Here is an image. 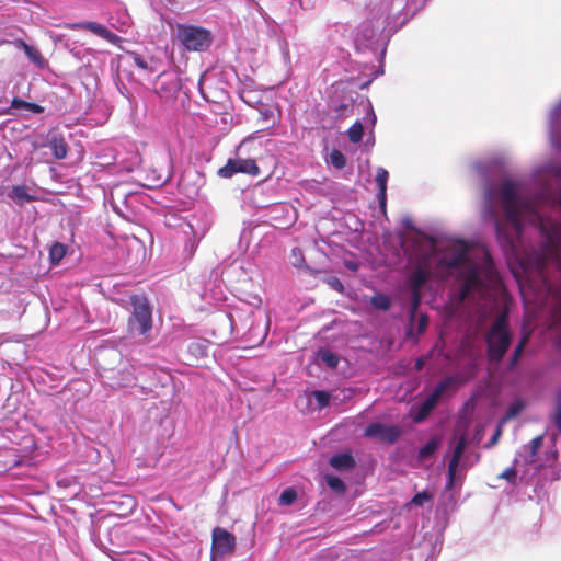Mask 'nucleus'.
Returning <instances> with one entry per match:
<instances>
[{"label": "nucleus", "instance_id": "f257e3e1", "mask_svg": "<svg viewBox=\"0 0 561 561\" xmlns=\"http://www.w3.org/2000/svg\"><path fill=\"white\" fill-rule=\"evenodd\" d=\"M552 146L561 152V101L549 115ZM502 161H477L483 181L481 216L490 222L524 300L561 301V163L537 167L531 185L501 174Z\"/></svg>", "mask_w": 561, "mask_h": 561}, {"label": "nucleus", "instance_id": "f03ea898", "mask_svg": "<svg viewBox=\"0 0 561 561\" xmlns=\"http://www.w3.org/2000/svg\"><path fill=\"white\" fill-rule=\"evenodd\" d=\"M409 274L405 285L410 294V313L415 317L422 300V291L430 279L442 282L455 278L450 301L455 308L467 301L473 306L495 297L502 287V280L491 254L482 250L473 257L466 243H459L453 251L439 256L421 245L408 253Z\"/></svg>", "mask_w": 561, "mask_h": 561}, {"label": "nucleus", "instance_id": "7ed1b4c3", "mask_svg": "<svg viewBox=\"0 0 561 561\" xmlns=\"http://www.w3.org/2000/svg\"><path fill=\"white\" fill-rule=\"evenodd\" d=\"M543 436L535 437L528 445L518 450L514 467L504 470L500 478L507 480L512 484H516L517 474L522 471L519 481L531 483L536 480L535 488L545 486L548 482L560 479L561 469L557 465V453L551 450L543 458L538 455L539 448L542 446Z\"/></svg>", "mask_w": 561, "mask_h": 561}, {"label": "nucleus", "instance_id": "20e7f679", "mask_svg": "<svg viewBox=\"0 0 561 561\" xmlns=\"http://www.w3.org/2000/svg\"><path fill=\"white\" fill-rule=\"evenodd\" d=\"M383 13L380 9L371 11L370 16L365 19L357 27L355 45L358 49L378 50L380 47L378 35L385 22Z\"/></svg>", "mask_w": 561, "mask_h": 561}, {"label": "nucleus", "instance_id": "39448f33", "mask_svg": "<svg viewBox=\"0 0 561 561\" xmlns=\"http://www.w3.org/2000/svg\"><path fill=\"white\" fill-rule=\"evenodd\" d=\"M131 313L128 318L127 328L130 333L146 336L152 329V309L145 296L134 295L130 297Z\"/></svg>", "mask_w": 561, "mask_h": 561}, {"label": "nucleus", "instance_id": "423d86ee", "mask_svg": "<svg viewBox=\"0 0 561 561\" xmlns=\"http://www.w3.org/2000/svg\"><path fill=\"white\" fill-rule=\"evenodd\" d=\"M489 357L493 362H500L504 357L510 344L511 333L506 316L499 317L486 334Z\"/></svg>", "mask_w": 561, "mask_h": 561}, {"label": "nucleus", "instance_id": "0eeeda50", "mask_svg": "<svg viewBox=\"0 0 561 561\" xmlns=\"http://www.w3.org/2000/svg\"><path fill=\"white\" fill-rule=\"evenodd\" d=\"M176 38L191 51H204L208 49L213 43L210 31L196 25L178 24Z\"/></svg>", "mask_w": 561, "mask_h": 561}, {"label": "nucleus", "instance_id": "6e6552de", "mask_svg": "<svg viewBox=\"0 0 561 561\" xmlns=\"http://www.w3.org/2000/svg\"><path fill=\"white\" fill-rule=\"evenodd\" d=\"M211 558H224L236 548V537L228 530L216 527L213 530Z\"/></svg>", "mask_w": 561, "mask_h": 561}, {"label": "nucleus", "instance_id": "1a4fd4ad", "mask_svg": "<svg viewBox=\"0 0 561 561\" xmlns=\"http://www.w3.org/2000/svg\"><path fill=\"white\" fill-rule=\"evenodd\" d=\"M260 169L253 159H229L227 163L218 170V175L229 179L237 173H245L250 175H257Z\"/></svg>", "mask_w": 561, "mask_h": 561}, {"label": "nucleus", "instance_id": "9d476101", "mask_svg": "<svg viewBox=\"0 0 561 561\" xmlns=\"http://www.w3.org/2000/svg\"><path fill=\"white\" fill-rule=\"evenodd\" d=\"M402 434L397 425H387L379 422H373L365 428V436L375 438L382 443L393 444Z\"/></svg>", "mask_w": 561, "mask_h": 561}, {"label": "nucleus", "instance_id": "9b49d317", "mask_svg": "<svg viewBox=\"0 0 561 561\" xmlns=\"http://www.w3.org/2000/svg\"><path fill=\"white\" fill-rule=\"evenodd\" d=\"M467 446L466 437H460L455 446L453 457L448 465V479L446 488L453 490L461 483V474L459 473V462Z\"/></svg>", "mask_w": 561, "mask_h": 561}, {"label": "nucleus", "instance_id": "f8f14e48", "mask_svg": "<svg viewBox=\"0 0 561 561\" xmlns=\"http://www.w3.org/2000/svg\"><path fill=\"white\" fill-rule=\"evenodd\" d=\"M71 30L80 31V30H87L92 32L93 34L100 36L101 38L107 41L108 43L113 45H118L122 42V38L115 34L114 32L106 28L104 25L92 22V21H83V22H77L69 25Z\"/></svg>", "mask_w": 561, "mask_h": 561}, {"label": "nucleus", "instance_id": "ddd939ff", "mask_svg": "<svg viewBox=\"0 0 561 561\" xmlns=\"http://www.w3.org/2000/svg\"><path fill=\"white\" fill-rule=\"evenodd\" d=\"M457 378L454 376L446 377L438 382L433 391L422 401L431 411L437 405L443 394L451 387L456 386Z\"/></svg>", "mask_w": 561, "mask_h": 561}, {"label": "nucleus", "instance_id": "4468645a", "mask_svg": "<svg viewBox=\"0 0 561 561\" xmlns=\"http://www.w3.org/2000/svg\"><path fill=\"white\" fill-rule=\"evenodd\" d=\"M19 111H26L33 114H42L45 108L36 103L24 101L20 98H13L10 106L4 111L7 115H16Z\"/></svg>", "mask_w": 561, "mask_h": 561}, {"label": "nucleus", "instance_id": "2eb2a0df", "mask_svg": "<svg viewBox=\"0 0 561 561\" xmlns=\"http://www.w3.org/2000/svg\"><path fill=\"white\" fill-rule=\"evenodd\" d=\"M553 423L557 428V432L551 435L552 446L545 453V455L551 450L556 449V443L558 439H561V386L558 390L557 398H556V411L553 414ZM558 454V451H556ZM558 467L560 468V465L557 462Z\"/></svg>", "mask_w": 561, "mask_h": 561}, {"label": "nucleus", "instance_id": "dca6fc26", "mask_svg": "<svg viewBox=\"0 0 561 561\" xmlns=\"http://www.w3.org/2000/svg\"><path fill=\"white\" fill-rule=\"evenodd\" d=\"M8 196L20 206L35 199V195L26 185H13Z\"/></svg>", "mask_w": 561, "mask_h": 561}, {"label": "nucleus", "instance_id": "f3484780", "mask_svg": "<svg viewBox=\"0 0 561 561\" xmlns=\"http://www.w3.org/2000/svg\"><path fill=\"white\" fill-rule=\"evenodd\" d=\"M388 176L389 173L385 168L379 167L376 170L375 182L378 187L377 197L381 207L386 206Z\"/></svg>", "mask_w": 561, "mask_h": 561}, {"label": "nucleus", "instance_id": "a211bd4d", "mask_svg": "<svg viewBox=\"0 0 561 561\" xmlns=\"http://www.w3.org/2000/svg\"><path fill=\"white\" fill-rule=\"evenodd\" d=\"M329 462L336 470H350L355 467L354 458L345 453L333 455Z\"/></svg>", "mask_w": 561, "mask_h": 561}, {"label": "nucleus", "instance_id": "6ab92c4d", "mask_svg": "<svg viewBox=\"0 0 561 561\" xmlns=\"http://www.w3.org/2000/svg\"><path fill=\"white\" fill-rule=\"evenodd\" d=\"M440 443H442L440 437H438V436L432 437L430 440H427V443L422 448H420V450L417 453V459L420 461L428 460L435 454V451L437 450Z\"/></svg>", "mask_w": 561, "mask_h": 561}, {"label": "nucleus", "instance_id": "aec40b11", "mask_svg": "<svg viewBox=\"0 0 561 561\" xmlns=\"http://www.w3.org/2000/svg\"><path fill=\"white\" fill-rule=\"evenodd\" d=\"M317 360L327 368L334 369L337 367L340 358L334 352L328 348H321L317 353Z\"/></svg>", "mask_w": 561, "mask_h": 561}, {"label": "nucleus", "instance_id": "412c9836", "mask_svg": "<svg viewBox=\"0 0 561 561\" xmlns=\"http://www.w3.org/2000/svg\"><path fill=\"white\" fill-rule=\"evenodd\" d=\"M24 54L35 68L44 70L48 67V61L42 56L41 51L36 47L30 45Z\"/></svg>", "mask_w": 561, "mask_h": 561}, {"label": "nucleus", "instance_id": "4be33fe9", "mask_svg": "<svg viewBox=\"0 0 561 561\" xmlns=\"http://www.w3.org/2000/svg\"><path fill=\"white\" fill-rule=\"evenodd\" d=\"M183 232L185 234H193V238L188 239L185 243V251L188 252V254H192L195 251L197 243L203 237L204 232L198 233L195 231L191 222L186 224L185 228H183Z\"/></svg>", "mask_w": 561, "mask_h": 561}, {"label": "nucleus", "instance_id": "5701e85b", "mask_svg": "<svg viewBox=\"0 0 561 561\" xmlns=\"http://www.w3.org/2000/svg\"><path fill=\"white\" fill-rule=\"evenodd\" d=\"M67 254V247L60 242H54L49 249L50 264L56 266Z\"/></svg>", "mask_w": 561, "mask_h": 561}, {"label": "nucleus", "instance_id": "b1692460", "mask_svg": "<svg viewBox=\"0 0 561 561\" xmlns=\"http://www.w3.org/2000/svg\"><path fill=\"white\" fill-rule=\"evenodd\" d=\"M49 148L56 159H65L68 152L67 144L62 138L54 137L49 141Z\"/></svg>", "mask_w": 561, "mask_h": 561}, {"label": "nucleus", "instance_id": "393cba45", "mask_svg": "<svg viewBox=\"0 0 561 561\" xmlns=\"http://www.w3.org/2000/svg\"><path fill=\"white\" fill-rule=\"evenodd\" d=\"M327 162L336 170H342L346 165V158L340 150L333 149L330 152Z\"/></svg>", "mask_w": 561, "mask_h": 561}, {"label": "nucleus", "instance_id": "a878e982", "mask_svg": "<svg viewBox=\"0 0 561 561\" xmlns=\"http://www.w3.org/2000/svg\"><path fill=\"white\" fill-rule=\"evenodd\" d=\"M188 352L195 357L201 358L207 354V344L204 340L192 341L187 346Z\"/></svg>", "mask_w": 561, "mask_h": 561}, {"label": "nucleus", "instance_id": "bb28decb", "mask_svg": "<svg viewBox=\"0 0 561 561\" xmlns=\"http://www.w3.org/2000/svg\"><path fill=\"white\" fill-rule=\"evenodd\" d=\"M370 304L374 308L387 311L391 307V299L385 294H376L371 297Z\"/></svg>", "mask_w": 561, "mask_h": 561}, {"label": "nucleus", "instance_id": "cd10ccee", "mask_svg": "<svg viewBox=\"0 0 561 561\" xmlns=\"http://www.w3.org/2000/svg\"><path fill=\"white\" fill-rule=\"evenodd\" d=\"M310 398L317 402V408L322 410L330 404L331 393L324 390H314L311 392Z\"/></svg>", "mask_w": 561, "mask_h": 561}, {"label": "nucleus", "instance_id": "c85d7f7f", "mask_svg": "<svg viewBox=\"0 0 561 561\" xmlns=\"http://www.w3.org/2000/svg\"><path fill=\"white\" fill-rule=\"evenodd\" d=\"M325 482L328 486L337 494H343L346 490V485L342 479L333 474L325 476Z\"/></svg>", "mask_w": 561, "mask_h": 561}, {"label": "nucleus", "instance_id": "c756f323", "mask_svg": "<svg viewBox=\"0 0 561 561\" xmlns=\"http://www.w3.org/2000/svg\"><path fill=\"white\" fill-rule=\"evenodd\" d=\"M364 127L360 121H356L347 130V136L351 142L357 144L362 140Z\"/></svg>", "mask_w": 561, "mask_h": 561}, {"label": "nucleus", "instance_id": "7c9ffc66", "mask_svg": "<svg viewBox=\"0 0 561 561\" xmlns=\"http://www.w3.org/2000/svg\"><path fill=\"white\" fill-rule=\"evenodd\" d=\"M412 411L414 414V421L420 423L427 417V415L432 412L425 404L422 402L420 404H415L412 407Z\"/></svg>", "mask_w": 561, "mask_h": 561}, {"label": "nucleus", "instance_id": "2f4dec72", "mask_svg": "<svg viewBox=\"0 0 561 561\" xmlns=\"http://www.w3.org/2000/svg\"><path fill=\"white\" fill-rule=\"evenodd\" d=\"M332 110L337 117H346L352 114L353 104L352 102H343L341 104L332 105Z\"/></svg>", "mask_w": 561, "mask_h": 561}, {"label": "nucleus", "instance_id": "473e14b6", "mask_svg": "<svg viewBox=\"0 0 561 561\" xmlns=\"http://www.w3.org/2000/svg\"><path fill=\"white\" fill-rule=\"evenodd\" d=\"M296 499H297V492L291 488H287L280 493L279 504L280 505H290L296 501Z\"/></svg>", "mask_w": 561, "mask_h": 561}, {"label": "nucleus", "instance_id": "72a5a7b5", "mask_svg": "<svg viewBox=\"0 0 561 561\" xmlns=\"http://www.w3.org/2000/svg\"><path fill=\"white\" fill-rule=\"evenodd\" d=\"M526 342H527V337H524L518 343V345L515 347L514 353H513V355H512V357L510 359V367L511 368H514L517 365V363H518V360H519V358H520V356H522V354L524 352V347H525Z\"/></svg>", "mask_w": 561, "mask_h": 561}, {"label": "nucleus", "instance_id": "f704fd0d", "mask_svg": "<svg viewBox=\"0 0 561 561\" xmlns=\"http://www.w3.org/2000/svg\"><path fill=\"white\" fill-rule=\"evenodd\" d=\"M131 58L135 66H137L138 68L147 71H152V68L150 67L149 62L139 54L133 53Z\"/></svg>", "mask_w": 561, "mask_h": 561}, {"label": "nucleus", "instance_id": "c9c22d12", "mask_svg": "<svg viewBox=\"0 0 561 561\" xmlns=\"http://www.w3.org/2000/svg\"><path fill=\"white\" fill-rule=\"evenodd\" d=\"M524 404L520 401H514L510 404L505 419H512L519 414V412L523 410Z\"/></svg>", "mask_w": 561, "mask_h": 561}, {"label": "nucleus", "instance_id": "e433bc0d", "mask_svg": "<svg viewBox=\"0 0 561 561\" xmlns=\"http://www.w3.org/2000/svg\"><path fill=\"white\" fill-rule=\"evenodd\" d=\"M431 496L427 492H419L413 497L411 503L415 506H423L425 502L430 501Z\"/></svg>", "mask_w": 561, "mask_h": 561}, {"label": "nucleus", "instance_id": "4c0bfd02", "mask_svg": "<svg viewBox=\"0 0 561 561\" xmlns=\"http://www.w3.org/2000/svg\"><path fill=\"white\" fill-rule=\"evenodd\" d=\"M3 44H10L14 48L23 50V51H25L30 47V45L21 38H15L12 41H3Z\"/></svg>", "mask_w": 561, "mask_h": 561}, {"label": "nucleus", "instance_id": "58836bf2", "mask_svg": "<svg viewBox=\"0 0 561 561\" xmlns=\"http://www.w3.org/2000/svg\"><path fill=\"white\" fill-rule=\"evenodd\" d=\"M427 322H428L427 317L422 316L419 321V331L420 332H423L426 329Z\"/></svg>", "mask_w": 561, "mask_h": 561}, {"label": "nucleus", "instance_id": "ea45409f", "mask_svg": "<svg viewBox=\"0 0 561 561\" xmlns=\"http://www.w3.org/2000/svg\"><path fill=\"white\" fill-rule=\"evenodd\" d=\"M425 365V358L424 357H419L416 360H415V364H414V368L416 371H420L423 369Z\"/></svg>", "mask_w": 561, "mask_h": 561}, {"label": "nucleus", "instance_id": "a19ab883", "mask_svg": "<svg viewBox=\"0 0 561 561\" xmlns=\"http://www.w3.org/2000/svg\"><path fill=\"white\" fill-rule=\"evenodd\" d=\"M331 285L334 289H336L337 291H342L343 290V284L341 283L340 279L337 278H333L332 282H331Z\"/></svg>", "mask_w": 561, "mask_h": 561}, {"label": "nucleus", "instance_id": "79ce46f5", "mask_svg": "<svg viewBox=\"0 0 561 561\" xmlns=\"http://www.w3.org/2000/svg\"><path fill=\"white\" fill-rule=\"evenodd\" d=\"M499 435H500V430H497L496 433L492 436V438H491L492 444L496 442Z\"/></svg>", "mask_w": 561, "mask_h": 561}, {"label": "nucleus", "instance_id": "37998d69", "mask_svg": "<svg viewBox=\"0 0 561 561\" xmlns=\"http://www.w3.org/2000/svg\"><path fill=\"white\" fill-rule=\"evenodd\" d=\"M293 254H294L295 256H298V255H299V256H301V251H300L298 248H294V249H293Z\"/></svg>", "mask_w": 561, "mask_h": 561}, {"label": "nucleus", "instance_id": "c03bdc74", "mask_svg": "<svg viewBox=\"0 0 561 561\" xmlns=\"http://www.w3.org/2000/svg\"><path fill=\"white\" fill-rule=\"evenodd\" d=\"M156 181L158 184H161V183L165 182V179H163V176L159 175V176H157Z\"/></svg>", "mask_w": 561, "mask_h": 561}, {"label": "nucleus", "instance_id": "a18cd8bd", "mask_svg": "<svg viewBox=\"0 0 561 561\" xmlns=\"http://www.w3.org/2000/svg\"><path fill=\"white\" fill-rule=\"evenodd\" d=\"M127 502H128V504L130 505V510H133V508H134V506H135V502H134V500H133L131 497H127Z\"/></svg>", "mask_w": 561, "mask_h": 561}, {"label": "nucleus", "instance_id": "49530a36", "mask_svg": "<svg viewBox=\"0 0 561 561\" xmlns=\"http://www.w3.org/2000/svg\"><path fill=\"white\" fill-rule=\"evenodd\" d=\"M386 54V45H382L381 46V56L383 57Z\"/></svg>", "mask_w": 561, "mask_h": 561}, {"label": "nucleus", "instance_id": "de8ad7c7", "mask_svg": "<svg viewBox=\"0 0 561 561\" xmlns=\"http://www.w3.org/2000/svg\"><path fill=\"white\" fill-rule=\"evenodd\" d=\"M141 561H149L148 558L144 557Z\"/></svg>", "mask_w": 561, "mask_h": 561}, {"label": "nucleus", "instance_id": "09e8293b", "mask_svg": "<svg viewBox=\"0 0 561 561\" xmlns=\"http://www.w3.org/2000/svg\"><path fill=\"white\" fill-rule=\"evenodd\" d=\"M376 121V116L373 114V123H375Z\"/></svg>", "mask_w": 561, "mask_h": 561}]
</instances>
